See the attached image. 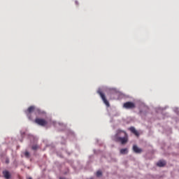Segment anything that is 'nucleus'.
Instances as JSON below:
<instances>
[{
  "label": "nucleus",
  "instance_id": "f257e3e1",
  "mask_svg": "<svg viewBox=\"0 0 179 179\" xmlns=\"http://www.w3.org/2000/svg\"><path fill=\"white\" fill-rule=\"evenodd\" d=\"M114 141L120 142L122 145H125L128 142V134H127V132L119 129L114 136Z\"/></svg>",
  "mask_w": 179,
  "mask_h": 179
},
{
  "label": "nucleus",
  "instance_id": "f03ea898",
  "mask_svg": "<svg viewBox=\"0 0 179 179\" xmlns=\"http://www.w3.org/2000/svg\"><path fill=\"white\" fill-rule=\"evenodd\" d=\"M97 93L101 96V99L103 100L104 104H106L107 107H110V103L107 101V99L106 98V95L103 94L101 90H98Z\"/></svg>",
  "mask_w": 179,
  "mask_h": 179
},
{
  "label": "nucleus",
  "instance_id": "7ed1b4c3",
  "mask_svg": "<svg viewBox=\"0 0 179 179\" xmlns=\"http://www.w3.org/2000/svg\"><path fill=\"white\" fill-rule=\"evenodd\" d=\"M124 108H127V110H132L135 108L136 105L134 103V102L128 101L123 104Z\"/></svg>",
  "mask_w": 179,
  "mask_h": 179
},
{
  "label": "nucleus",
  "instance_id": "20e7f679",
  "mask_svg": "<svg viewBox=\"0 0 179 179\" xmlns=\"http://www.w3.org/2000/svg\"><path fill=\"white\" fill-rule=\"evenodd\" d=\"M35 122L36 124H38V125H41V127H45V125L48 124V122H47V120L41 118H36L35 120Z\"/></svg>",
  "mask_w": 179,
  "mask_h": 179
},
{
  "label": "nucleus",
  "instance_id": "39448f33",
  "mask_svg": "<svg viewBox=\"0 0 179 179\" xmlns=\"http://www.w3.org/2000/svg\"><path fill=\"white\" fill-rule=\"evenodd\" d=\"M133 150L134 153H137V154L142 153L143 152L142 149L139 148L138 145H136L133 146Z\"/></svg>",
  "mask_w": 179,
  "mask_h": 179
},
{
  "label": "nucleus",
  "instance_id": "423d86ee",
  "mask_svg": "<svg viewBox=\"0 0 179 179\" xmlns=\"http://www.w3.org/2000/svg\"><path fill=\"white\" fill-rule=\"evenodd\" d=\"M35 108H36L34 106H29L28 108V109L26 110V114L27 115H29V114H31V113H33V111H34Z\"/></svg>",
  "mask_w": 179,
  "mask_h": 179
},
{
  "label": "nucleus",
  "instance_id": "0eeeda50",
  "mask_svg": "<svg viewBox=\"0 0 179 179\" xmlns=\"http://www.w3.org/2000/svg\"><path fill=\"white\" fill-rule=\"evenodd\" d=\"M129 130L131 131V132H132V134H134V135H136V136H139V132H138V131H136L135 127H130Z\"/></svg>",
  "mask_w": 179,
  "mask_h": 179
},
{
  "label": "nucleus",
  "instance_id": "6e6552de",
  "mask_svg": "<svg viewBox=\"0 0 179 179\" xmlns=\"http://www.w3.org/2000/svg\"><path fill=\"white\" fill-rule=\"evenodd\" d=\"M165 164H166V161L164 160H159L157 163V166H158V167H164Z\"/></svg>",
  "mask_w": 179,
  "mask_h": 179
},
{
  "label": "nucleus",
  "instance_id": "1a4fd4ad",
  "mask_svg": "<svg viewBox=\"0 0 179 179\" xmlns=\"http://www.w3.org/2000/svg\"><path fill=\"white\" fill-rule=\"evenodd\" d=\"M3 176L6 179H9L10 178V173H9V171H3Z\"/></svg>",
  "mask_w": 179,
  "mask_h": 179
},
{
  "label": "nucleus",
  "instance_id": "9d476101",
  "mask_svg": "<svg viewBox=\"0 0 179 179\" xmlns=\"http://www.w3.org/2000/svg\"><path fill=\"white\" fill-rule=\"evenodd\" d=\"M120 155H127L128 153V148H122L120 150Z\"/></svg>",
  "mask_w": 179,
  "mask_h": 179
},
{
  "label": "nucleus",
  "instance_id": "9b49d317",
  "mask_svg": "<svg viewBox=\"0 0 179 179\" xmlns=\"http://www.w3.org/2000/svg\"><path fill=\"white\" fill-rule=\"evenodd\" d=\"M24 156H25V157L29 158L30 157V153L27 151V152H24Z\"/></svg>",
  "mask_w": 179,
  "mask_h": 179
},
{
  "label": "nucleus",
  "instance_id": "f8f14e48",
  "mask_svg": "<svg viewBox=\"0 0 179 179\" xmlns=\"http://www.w3.org/2000/svg\"><path fill=\"white\" fill-rule=\"evenodd\" d=\"M101 174H102L101 171H98L96 172V177H100Z\"/></svg>",
  "mask_w": 179,
  "mask_h": 179
},
{
  "label": "nucleus",
  "instance_id": "ddd939ff",
  "mask_svg": "<svg viewBox=\"0 0 179 179\" xmlns=\"http://www.w3.org/2000/svg\"><path fill=\"white\" fill-rule=\"evenodd\" d=\"M37 145H34V146H32V149H33V150H37Z\"/></svg>",
  "mask_w": 179,
  "mask_h": 179
},
{
  "label": "nucleus",
  "instance_id": "4468645a",
  "mask_svg": "<svg viewBox=\"0 0 179 179\" xmlns=\"http://www.w3.org/2000/svg\"><path fill=\"white\" fill-rule=\"evenodd\" d=\"M28 179H32L31 178H29Z\"/></svg>",
  "mask_w": 179,
  "mask_h": 179
}]
</instances>
